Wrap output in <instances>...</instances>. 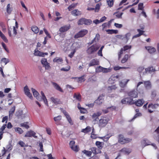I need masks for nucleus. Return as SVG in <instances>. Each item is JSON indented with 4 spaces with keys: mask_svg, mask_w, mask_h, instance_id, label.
Returning <instances> with one entry per match:
<instances>
[{
    "mask_svg": "<svg viewBox=\"0 0 159 159\" xmlns=\"http://www.w3.org/2000/svg\"><path fill=\"white\" fill-rule=\"evenodd\" d=\"M99 48L100 46L98 44H94L87 49V53L89 55L92 54L97 51Z\"/></svg>",
    "mask_w": 159,
    "mask_h": 159,
    "instance_id": "1",
    "label": "nucleus"
},
{
    "mask_svg": "<svg viewBox=\"0 0 159 159\" xmlns=\"http://www.w3.org/2000/svg\"><path fill=\"white\" fill-rule=\"evenodd\" d=\"M131 140L132 139H129V138H125L122 134H120L118 135V142L122 144L128 143L131 142Z\"/></svg>",
    "mask_w": 159,
    "mask_h": 159,
    "instance_id": "2",
    "label": "nucleus"
},
{
    "mask_svg": "<svg viewBox=\"0 0 159 159\" xmlns=\"http://www.w3.org/2000/svg\"><path fill=\"white\" fill-rule=\"evenodd\" d=\"M138 89H133L130 91H128L127 92L128 96L129 97L131 98H136L138 97Z\"/></svg>",
    "mask_w": 159,
    "mask_h": 159,
    "instance_id": "3",
    "label": "nucleus"
},
{
    "mask_svg": "<svg viewBox=\"0 0 159 159\" xmlns=\"http://www.w3.org/2000/svg\"><path fill=\"white\" fill-rule=\"evenodd\" d=\"M109 119L105 117L101 116L98 122V125L100 127L102 128L105 127L107 124Z\"/></svg>",
    "mask_w": 159,
    "mask_h": 159,
    "instance_id": "4",
    "label": "nucleus"
},
{
    "mask_svg": "<svg viewBox=\"0 0 159 159\" xmlns=\"http://www.w3.org/2000/svg\"><path fill=\"white\" fill-rule=\"evenodd\" d=\"M143 84L145 89L147 90L150 89L152 88V84L150 81H144L143 82H139L137 84L136 86L137 89L141 84Z\"/></svg>",
    "mask_w": 159,
    "mask_h": 159,
    "instance_id": "5",
    "label": "nucleus"
},
{
    "mask_svg": "<svg viewBox=\"0 0 159 159\" xmlns=\"http://www.w3.org/2000/svg\"><path fill=\"white\" fill-rule=\"evenodd\" d=\"M88 30L86 29H83L77 33L74 36L75 39L82 38L85 36L88 33Z\"/></svg>",
    "mask_w": 159,
    "mask_h": 159,
    "instance_id": "6",
    "label": "nucleus"
},
{
    "mask_svg": "<svg viewBox=\"0 0 159 159\" xmlns=\"http://www.w3.org/2000/svg\"><path fill=\"white\" fill-rule=\"evenodd\" d=\"M92 23V21L90 19H86L85 18H82L80 19L78 22V25H89Z\"/></svg>",
    "mask_w": 159,
    "mask_h": 159,
    "instance_id": "7",
    "label": "nucleus"
},
{
    "mask_svg": "<svg viewBox=\"0 0 159 159\" xmlns=\"http://www.w3.org/2000/svg\"><path fill=\"white\" fill-rule=\"evenodd\" d=\"M159 105L157 103L153 104V103L149 104L148 106V112L151 113L153 112V111L151 110V109H155L158 107Z\"/></svg>",
    "mask_w": 159,
    "mask_h": 159,
    "instance_id": "8",
    "label": "nucleus"
},
{
    "mask_svg": "<svg viewBox=\"0 0 159 159\" xmlns=\"http://www.w3.org/2000/svg\"><path fill=\"white\" fill-rule=\"evenodd\" d=\"M152 136L159 143V125L153 133Z\"/></svg>",
    "mask_w": 159,
    "mask_h": 159,
    "instance_id": "9",
    "label": "nucleus"
},
{
    "mask_svg": "<svg viewBox=\"0 0 159 159\" xmlns=\"http://www.w3.org/2000/svg\"><path fill=\"white\" fill-rule=\"evenodd\" d=\"M99 62L98 60L97 59H93L92 60L89 64V67L93 66L95 65H98Z\"/></svg>",
    "mask_w": 159,
    "mask_h": 159,
    "instance_id": "10",
    "label": "nucleus"
},
{
    "mask_svg": "<svg viewBox=\"0 0 159 159\" xmlns=\"http://www.w3.org/2000/svg\"><path fill=\"white\" fill-rule=\"evenodd\" d=\"M144 102V101L143 99H139L135 102H134V101H133L134 104L138 107L142 106Z\"/></svg>",
    "mask_w": 159,
    "mask_h": 159,
    "instance_id": "11",
    "label": "nucleus"
},
{
    "mask_svg": "<svg viewBox=\"0 0 159 159\" xmlns=\"http://www.w3.org/2000/svg\"><path fill=\"white\" fill-rule=\"evenodd\" d=\"M25 93L30 99H32L33 97L32 94L30 93V90L27 86H26L24 87Z\"/></svg>",
    "mask_w": 159,
    "mask_h": 159,
    "instance_id": "12",
    "label": "nucleus"
},
{
    "mask_svg": "<svg viewBox=\"0 0 159 159\" xmlns=\"http://www.w3.org/2000/svg\"><path fill=\"white\" fill-rule=\"evenodd\" d=\"M89 149L91 150V153H93L94 155H96L102 153L101 150L95 147L91 148Z\"/></svg>",
    "mask_w": 159,
    "mask_h": 159,
    "instance_id": "13",
    "label": "nucleus"
},
{
    "mask_svg": "<svg viewBox=\"0 0 159 159\" xmlns=\"http://www.w3.org/2000/svg\"><path fill=\"white\" fill-rule=\"evenodd\" d=\"M34 54L35 56L44 57L45 55H47L48 54L47 52H43L38 50H35Z\"/></svg>",
    "mask_w": 159,
    "mask_h": 159,
    "instance_id": "14",
    "label": "nucleus"
},
{
    "mask_svg": "<svg viewBox=\"0 0 159 159\" xmlns=\"http://www.w3.org/2000/svg\"><path fill=\"white\" fill-rule=\"evenodd\" d=\"M50 99L52 102L55 105L60 104L61 103L60 99L58 98L52 97Z\"/></svg>",
    "mask_w": 159,
    "mask_h": 159,
    "instance_id": "15",
    "label": "nucleus"
},
{
    "mask_svg": "<svg viewBox=\"0 0 159 159\" xmlns=\"http://www.w3.org/2000/svg\"><path fill=\"white\" fill-rule=\"evenodd\" d=\"M31 90L33 93V94L35 97H36V99L39 101H40L41 100L40 96H39V93L34 89L32 88Z\"/></svg>",
    "mask_w": 159,
    "mask_h": 159,
    "instance_id": "16",
    "label": "nucleus"
},
{
    "mask_svg": "<svg viewBox=\"0 0 159 159\" xmlns=\"http://www.w3.org/2000/svg\"><path fill=\"white\" fill-rule=\"evenodd\" d=\"M102 115V112L101 111H98L96 113L93 114L92 116V119H94V120L96 121L98 119V117Z\"/></svg>",
    "mask_w": 159,
    "mask_h": 159,
    "instance_id": "17",
    "label": "nucleus"
},
{
    "mask_svg": "<svg viewBox=\"0 0 159 159\" xmlns=\"http://www.w3.org/2000/svg\"><path fill=\"white\" fill-rule=\"evenodd\" d=\"M142 142L144 143L145 145V146L148 145H152V146L155 149L157 148V147L156 146V145L154 143H151V142L149 141L147 139H144L143 141Z\"/></svg>",
    "mask_w": 159,
    "mask_h": 159,
    "instance_id": "18",
    "label": "nucleus"
},
{
    "mask_svg": "<svg viewBox=\"0 0 159 159\" xmlns=\"http://www.w3.org/2000/svg\"><path fill=\"white\" fill-rule=\"evenodd\" d=\"M35 133L32 131H30L27 132L25 135V137H34L35 138H37V136L35 135Z\"/></svg>",
    "mask_w": 159,
    "mask_h": 159,
    "instance_id": "19",
    "label": "nucleus"
},
{
    "mask_svg": "<svg viewBox=\"0 0 159 159\" xmlns=\"http://www.w3.org/2000/svg\"><path fill=\"white\" fill-rule=\"evenodd\" d=\"M70 25H65L61 27L59 29V31L61 32H64L68 30L70 28Z\"/></svg>",
    "mask_w": 159,
    "mask_h": 159,
    "instance_id": "20",
    "label": "nucleus"
},
{
    "mask_svg": "<svg viewBox=\"0 0 159 159\" xmlns=\"http://www.w3.org/2000/svg\"><path fill=\"white\" fill-rule=\"evenodd\" d=\"M145 48L150 54L153 53L156 51L155 48L151 46H146Z\"/></svg>",
    "mask_w": 159,
    "mask_h": 159,
    "instance_id": "21",
    "label": "nucleus"
},
{
    "mask_svg": "<svg viewBox=\"0 0 159 159\" xmlns=\"http://www.w3.org/2000/svg\"><path fill=\"white\" fill-rule=\"evenodd\" d=\"M137 30L139 32V34L134 35L132 38V39H133L140 37L141 35H143L144 32V31L140 30L139 29H137Z\"/></svg>",
    "mask_w": 159,
    "mask_h": 159,
    "instance_id": "22",
    "label": "nucleus"
},
{
    "mask_svg": "<svg viewBox=\"0 0 159 159\" xmlns=\"http://www.w3.org/2000/svg\"><path fill=\"white\" fill-rule=\"evenodd\" d=\"M54 88L57 90L61 92H63V91L61 87L57 83L55 82L52 83Z\"/></svg>",
    "mask_w": 159,
    "mask_h": 159,
    "instance_id": "23",
    "label": "nucleus"
},
{
    "mask_svg": "<svg viewBox=\"0 0 159 159\" xmlns=\"http://www.w3.org/2000/svg\"><path fill=\"white\" fill-rule=\"evenodd\" d=\"M73 98L79 101H80L81 100V96L79 93H75Z\"/></svg>",
    "mask_w": 159,
    "mask_h": 159,
    "instance_id": "24",
    "label": "nucleus"
},
{
    "mask_svg": "<svg viewBox=\"0 0 159 159\" xmlns=\"http://www.w3.org/2000/svg\"><path fill=\"white\" fill-rule=\"evenodd\" d=\"M130 56H129L128 54H125L121 60V62L122 63H125L128 60L129 58H130Z\"/></svg>",
    "mask_w": 159,
    "mask_h": 159,
    "instance_id": "25",
    "label": "nucleus"
},
{
    "mask_svg": "<svg viewBox=\"0 0 159 159\" xmlns=\"http://www.w3.org/2000/svg\"><path fill=\"white\" fill-rule=\"evenodd\" d=\"M124 80L120 81L119 83V85L121 87L124 88L125 87L129 80H127L126 81H124Z\"/></svg>",
    "mask_w": 159,
    "mask_h": 159,
    "instance_id": "26",
    "label": "nucleus"
},
{
    "mask_svg": "<svg viewBox=\"0 0 159 159\" xmlns=\"http://www.w3.org/2000/svg\"><path fill=\"white\" fill-rule=\"evenodd\" d=\"M103 143L98 141H97L95 143V145L100 150L103 148Z\"/></svg>",
    "mask_w": 159,
    "mask_h": 159,
    "instance_id": "27",
    "label": "nucleus"
},
{
    "mask_svg": "<svg viewBox=\"0 0 159 159\" xmlns=\"http://www.w3.org/2000/svg\"><path fill=\"white\" fill-rule=\"evenodd\" d=\"M100 38V35L98 34H97L96 35L94 39L91 41L90 43H89L90 45H91L94 42H96L98 41Z\"/></svg>",
    "mask_w": 159,
    "mask_h": 159,
    "instance_id": "28",
    "label": "nucleus"
},
{
    "mask_svg": "<svg viewBox=\"0 0 159 159\" xmlns=\"http://www.w3.org/2000/svg\"><path fill=\"white\" fill-rule=\"evenodd\" d=\"M41 94L42 96V98H41V99H42L43 100L45 104L47 105L48 106V101L47 100V99L45 96V95L44 94V93L42 91L41 92Z\"/></svg>",
    "mask_w": 159,
    "mask_h": 159,
    "instance_id": "29",
    "label": "nucleus"
},
{
    "mask_svg": "<svg viewBox=\"0 0 159 159\" xmlns=\"http://www.w3.org/2000/svg\"><path fill=\"white\" fill-rule=\"evenodd\" d=\"M119 77V76L118 75H117L116 76L113 75L111 76L108 80V83L111 84L112 83H114V81L115 80V78H118Z\"/></svg>",
    "mask_w": 159,
    "mask_h": 159,
    "instance_id": "30",
    "label": "nucleus"
},
{
    "mask_svg": "<svg viewBox=\"0 0 159 159\" xmlns=\"http://www.w3.org/2000/svg\"><path fill=\"white\" fill-rule=\"evenodd\" d=\"M71 14L74 16H77L81 15V12L77 9H75L71 12Z\"/></svg>",
    "mask_w": 159,
    "mask_h": 159,
    "instance_id": "31",
    "label": "nucleus"
},
{
    "mask_svg": "<svg viewBox=\"0 0 159 159\" xmlns=\"http://www.w3.org/2000/svg\"><path fill=\"white\" fill-rule=\"evenodd\" d=\"M11 4L10 3H9L7 4V12L9 14H11L13 10L12 8L11 7Z\"/></svg>",
    "mask_w": 159,
    "mask_h": 159,
    "instance_id": "32",
    "label": "nucleus"
},
{
    "mask_svg": "<svg viewBox=\"0 0 159 159\" xmlns=\"http://www.w3.org/2000/svg\"><path fill=\"white\" fill-rule=\"evenodd\" d=\"M106 31L108 34H116L118 33V31L117 30H106Z\"/></svg>",
    "mask_w": 159,
    "mask_h": 159,
    "instance_id": "33",
    "label": "nucleus"
},
{
    "mask_svg": "<svg viewBox=\"0 0 159 159\" xmlns=\"http://www.w3.org/2000/svg\"><path fill=\"white\" fill-rule=\"evenodd\" d=\"M127 103L129 105L134 104L133 100L129 97L125 98Z\"/></svg>",
    "mask_w": 159,
    "mask_h": 159,
    "instance_id": "34",
    "label": "nucleus"
},
{
    "mask_svg": "<svg viewBox=\"0 0 159 159\" xmlns=\"http://www.w3.org/2000/svg\"><path fill=\"white\" fill-rule=\"evenodd\" d=\"M91 130V128L90 126H88L85 128L83 129L82 130L81 132L85 133H87L90 132Z\"/></svg>",
    "mask_w": 159,
    "mask_h": 159,
    "instance_id": "35",
    "label": "nucleus"
},
{
    "mask_svg": "<svg viewBox=\"0 0 159 159\" xmlns=\"http://www.w3.org/2000/svg\"><path fill=\"white\" fill-rule=\"evenodd\" d=\"M32 30L35 34H37L39 32V29L38 27L36 26H33L31 27Z\"/></svg>",
    "mask_w": 159,
    "mask_h": 159,
    "instance_id": "36",
    "label": "nucleus"
},
{
    "mask_svg": "<svg viewBox=\"0 0 159 159\" xmlns=\"http://www.w3.org/2000/svg\"><path fill=\"white\" fill-rule=\"evenodd\" d=\"M63 61V59L61 58H58L56 57L54 58L53 60V61L54 62H56L59 64L61 63Z\"/></svg>",
    "mask_w": 159,
    "mask_h": 159,
    "instance_id": "37",
    "label": "nucleus"
},
{
    "mask_svg": "<svg viewBox=\"0 0 159 159\" xmlns=\"http://www.w3.org/2000/svg\"><path fill=\"white\" fill-rule=\"evenodd\" d=\"M145 72H148L149 73L154 72L155 71V70L154 68H153L152 66L151 67H148V68L145 69Z\"/></svg>",
    "mask_w": 159,
    "mask_h": 159,
    "instance_id": "38",
    "label": "nucleus"
},
{
    "mask_svg": "<svg viewBox=\"0 0 159 159\" xmlns=\"http://www.w3.org/2000/svg\"><path fill=\"white\" fill-rule=\"evenodd\" d=\"M101 5L102 4L100 2L96 4L95 8H94L95 12H98L99 11Z\"/></svg>",
    "mask_w": 159,
    "mask_h": 159,
    "instance_id": "39",
    "label": "nucleus"
},
{
    "mask_svg": "<svg viewBox=\"0 0 159 159\" xmlns=\"http://www.w3.org/2000/svg\"><path fill=\"white\" fill-rule=\"evenodd\" d=\"M120 151L128 154H129L131 152V151L130 150L126 148H124L122 149Z\"/></svg>",
    "mask_w": 159,
    "mask_h": 159,
    "instance_id": "40",
    "label": "nucleus"
},
{
    "mask_svg": "<svg viewBox=\"0 0 159 159\" xmlns=\"http://www.w3.org/2000/svg\"><path fill=\"white\" fill-rule=\"evenodd\" d=\"M77 3H72L68 7V9L69 11H70L72 9H74L75 7L77 5Z\"/></svg>",
    "mask_w": 159,
    "mask_h": 159,
    "instance_id": "41",
    "label": "nucleus"
},
{
    "mask_svg": "<svg viewBox=\"0 0 159 159\" xmlns=\"http://www.w3.org/2000/svg\"><path fill=\"white\" fill-rule=\"evenodd\" d=\"M142 116V114L140 112L137 113L129 121L130 122L132 121L138 117L140 116Z\"/></svg>",
    "mask_w": 159,
    "mask_h": 159,
    "instance_id": "42",
    "label": "nucleus"
},
{
    "mask_svg": "<svg viewBox=\"0 0 159 159\" xmlns=\"http://www.w3.org/2000/svg\"><path fill=\"white\" fill-rule=\"evenodd\" d=\"M131 35L130 33H127L124 36V40H125L126 42L129 40V37Z\"/></svg>",
    "mask_w": 159,
    "mask_h": 159,
    "instance_id": "43",
    "label": "nucleus"
},
{
    "mask_svg": "<svg viewBox=\"0 0 159 159\" xmlns=\"http://www.w3.org/2000/svg\"><path fill=\"white\" fill-rule=\"evenodd\" d=\"M107 2L109 7H111L113 6L114 4L113 0H107Z\"/></svg>",
    "mask_w": 159,
    "mask_h": 159,
    "instance_id": "44",
    "label": "nucleus"
},
{
    "mask_svg": "<svg viewBox=\"0 0 159 159\" xmlns=\"http://www.w3.org/2000/svg\"><path fill=\"white\" fill-rule=\"evenodd\" d=\"M116 88L115 85H113L111 86H108L107 88V90L109 92L111 91L112 90H115Z\"/></svg>",
    "mask_w": 159,
    "mask_h": 159,
    "instance_id": "45",
    "label": "nucleus"
},
{
    "mask_svg": "<svg viewBox=\"0 0 159 159\" xmlns=\"http://www.w3.org/2000/svg\"><path fill=\"white\" fill-rule=\"evenodd\" d=\"M83 152L85 154L86 156L90 157L92 155L91 152L86 150H84L83 151Z\"/></svg>",
    "mask_w": 159,
    "mask_h": 159,
    "instance_id": "46",
    "label": "nucleus"
},
{
    "mask_svg": "<svg viewBox=\"0 0 159 159\" xmlns=\"http://www.w3.org/2000/svg\"><path fill=\"white\" fill-rule=\"evenodd\" d=\"M1 63L3 62L6 65L9 62V60L6 58H3L1 59Z\"/></svg>",
    "mask_w": 159,
    "mask_h": 159,
    "instance_id": "47",
    "label": "nucleus"
},
{
    "mask_svg": "<svg viewBox=\"0 0 159 159\" xmlns=\"http://www.w3.org/2000/svg\"><path fill=\"white\" fill-rule=\"evenodd\" d=\"M0 36L5 43L8 42V40L7 38L2 33L0 34Z\"/></svg>",
    "mask_w": 159,
    "mask_h": 159,
    "instance_id": "48",
    "label": "nucleus"
},
{
    "mask_svg": "<svg viewBox=\"0 0 159 159\" xmlns=\"http://www.w3.org/2000/svg\"><path fill=\"white\" fill-rule=\"evenodd\" d=\"M156 92L155 90H152L151 92V97L152 99H153L156 96Z\"/></svg>",
    "mask_w": 159,
    "mask_h": 159,
    "instance_id": "49",
    "label": "nucleus"
},
{
    "mask_svg": "<svg viewBox=\"0 0 159 159\" xmlns=\"http://www.w3.org/2000/svg\"><path fill=\"white\" fill-rule=\"evenodd\" d=\"M15 106H14L10 109L9 111V116H10L11 115H12L14 112L15 110Z\"/></svg>",
    "mask_w": 159,
    "mask_h": 159,
    "instance_id": "50",
    "label": "nucleus"
},
{
    "mask_svg": "<svg viewBox=\"0 0 159 159\" xmlns=\"http://www.w3.org/2000/svg\"><path fill=\"white\" fill-rule=\"evenodd\" d=\"M124 51L123 50V48H122L121 49L120 51L118 53V58L119 60L121 58L122 56V55Z\"/></svg>",
    "mask_w": 159,
    "mask_h": 159,
    "instance_id": "51",
    "label": "nucleus"
},
{
    "mask_svg": "<svg viewBox=\"0 0 159 159\" xmlns=\"http://www.w3.org/2000/svg\"><path fill=\"white\" fill-rule=\"evenodd\" d=\"M123 14V13L122 12L120 13L116 12L115 13L116 16L118 18H121Z\"/></svg>",
    "mask_w": 159,
    "mask_h": 159,
    "instance_id": "52",
    "label": "nucleus"
},
{
    "mask_svg": "<svg viewBox=\"0 0 159 159\" xmlns=\"http://www.w3.org/2000/svg\"><path fill=\"white\" fill-rule=\"evenodd\" d=\"M15 131L17 132L20 134H22L23 132V130L20 128L18 127L15 129Z\"/></svg>",
    "mask_w": 159,
    "mask_h": 159,
    "instance_id": "53",
    "label": "nucleus"
},
{
    "mask_svg": "<svg viewBox=\"0 0 159 159\" xmlns=\"http://www.w3.org/2000/svg\"><path fill=\"white\" fill-rule=\"evenodd\" d=\"M7 127V125L6 124H5L3 125L2 126V127L0 128V133L2 132L3 134L4 133L3 131L5 129V128Z\"/></svg>",
    "mask_w": 159,
    "mask_h": 159,
    "instance_id": "54",
    "label": "nucleus"
},
{
    "mask_svg": "<svg viewBox=\"0 0 159 159\" xmlns=\"http://www.w3.org/2000/svg\"><path fill=\"white\" fill-rule=\"evenodd\" d=\"M143 3H140L138 5V9L141 10H144V7H143Z\"/></svg>",
    "mask_w": 159,
    "mask_h": 159,
    "instance_id": "55",
    "label": "nucleus"
},
{
    "mask_svg": "<svg viewBox=\"0 0 159 159\" xmlns=\"http://www.w3.org/2000/svg\"><path fill=\"white\" fill-rule=\"evenodd\" d=\"M126 68H127L126 67H120V66H115L114 67V69L115 70H119L120 69H126Z\"/></svg>",
    "mask_w": 159,
    "mask_h": 159,
    "instance_id": "56",
    "label": "nucleus"
},
{
    "mask_svg": "<svg viewBox=\"0 0 159 159\" xmlns=\"http://www.w3.org/2000/svg\"><path fill=\"white\" fill-rule=\"evenodd\" d=\"M103 67L99 66L96 69V71L97 72H102Z\"/></svg>",
    "mask_w": 159,
    "mask_h": 159,
    "instance_id": "57",
    "label": "nucleus"
},
{
    "mask_svg": "<svg viewBox=\"0 0 159 159\" xmlns=\"http://www.w3.org/2000/svg\"><path fill=\"white\" fill-rule=\"evenodd\" d=\"M79 81L80 82H84L85 81V79L84 78V75H82L81 76L79 77Z\"/></svg>",
    "mask_w": 159,
    "mask_h": 159,
    "instance_id": "58",
    "label": "nucleus"
},
{
    "mask_svg": "<svg viewBox=\"0 0 159 159\" xmlns=\"http://www.w3.org/2000/svg\"><path fill=\"white\" fill-rule=\"evenodd\" d=\"M41 62L42 64L43 65H44L48 63L47 61V60L46 58H42L41 60Z\"/></svg>",
    "mask_w": 159,
    "mask_h": 159,
    "instance_id": "59",
    "label": "nucleus"
},
{
    "mask_svg": "<svg viewBox=\"0 0 159 159\" xmlns=\"http://www.w3.org/2000/svg\"><path fill=\"white\" fill-rule=\"evenodd\" d=\"M61 119V116H58L57 117H54V120L56 122L58 120H60Z\"/></svg>",
    "mask_w": 159,
    "mask_h": 159,
    "instance_id": "60",
    "label": "nucleus"
},
{
    "mask_svg": "<svg viewBox=\"0 0 159 159\" xmlns=\"http://www.w3.org/2000/svg\"><path fill=\"white\" fill-rule=\"evenodd\" d=\"M131 48V46L129 45H126L124 47L123 50L124 51L127 50L128 49H130Z\"/></svg>",
    "mask_w": 159,
    "mask_h": 159,
    "instance_id": "61",
    "label": "nucleus"
},
{
    "mask_svg": "<svg viewBox=\"0 0 159 159\" xmlns=\"http://www.w3.org/2000/svg\"><path fill=\"white\" fill-rule=\"evenodd\" d=\"M110 70L109 69L103 67L102 72L104 73H107L109 72Z\"/></svg>",
    "mask_w": 159,
    "mask_h": 159,
    "instance_id": "62",
    "label": "nucleus"
},
{
    "mask_svg": "<svg viewBox=\"0 0 159 159\" xmlns=\"http://www.w3.org/2000/svg\"><path fill=\"white\" fill-rule=\"evenodd\" d=\"M144 68L143 66H140L138 67L137 70L140 73H142L144 70Z\"/></svg>",
    "mask_w": 159,
    "mask_h": 159,
    "instance_id": "63",
    "label": "nucleus"
},
{
    "mask_svg": "<svg viewBox=\"0 0 159 159\" xmlns=\"http://www.w3.org/2000/svg\"><path fill=\"white\" fill-rule=\"evenodd\" d=\"M102 101L100 99H97L95 102V103H96L98 105H100L102 103Z\"/></svg>",
    "mask_w": 159,
    "mask_h": 159,
    "instance_id": "64",
    "label": "nucleus"
}]
</instances>
